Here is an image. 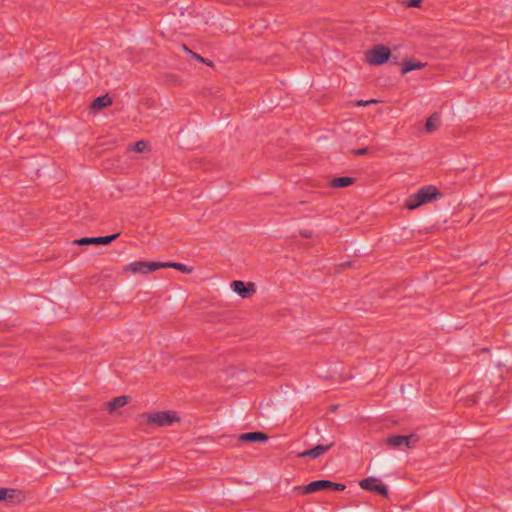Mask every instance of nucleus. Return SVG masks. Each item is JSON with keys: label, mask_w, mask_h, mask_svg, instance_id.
<instances>
[{"label": "nucleus", "mask_w": 512, "mask_h": 512, "mask_svg": "<svg viewBox=\"0 0 512 512\" xmlns=\"http://www.w3.org/2000/svg\"><path fill=\"white\" fill-rule=\"evenodd\" d=\"M440 196L441 194L436 187L431 185L424 186L406 199L405 207L409 210H414Z\"/></svg>", "instance_id": "obj_1"}, {"label": "nucleus", "mask_w": 512, "mask_h": 512, "mask_svg": "<svg viewBox=\"0 0 512 512\" xmlns=\"http://www.w3.org/2000/svg\"><path fill=\"white\" fill-rule=\"evenodd\" d=\"M345 487L344 484L335 483L330 480H316L304 486H295L294 490L302 494H311L323 490L342 491Z\"/></svg>", "instance_id": "obj_2"}, {"label": "nucleus", "mask_w": 512, "mask_h": 512, "mask_svg": "<svg viewBox=\"0 0 512 512\" xmlns=\"http://www.w3.org/2000/svg\"><path fill=\"white\" fill-rule=\"evenodd\" d=\"M178 420L176 413L170 411L153 412L148 415V423L159 427L170 426Z\"/></svg>", "instance_id": "obj_3"}, {"label": "nucleus", "mask_w": 512, "mask_h": 512, "mask_svg": "<svg viewBox=\"0 0 512 512\" xmlns=\"http://www.w3.org/2000/svg\"><path fill=\"white\" fill-rule=\"evenodd\" d=\"M390 54L387 47L377 45L367 52L366 60L371 65H382L389 59Z\"/></svg>", "instance_id": "obj_4"}, {"label": "nucleus", "mask_w": 512, "mask_h": 512, "mask_svg": "<svg viewBox=\"0 0 512 512\" xmlns=\"http://www.w3.org/2000/svg\"><path fill=\"white\" fill-rule=\"evenodd\" d=\"M158 269H160V262L153 261H135L124 267L125 272H131L133 274H147Z\"/></svg>", "instance_id": "obj_5"}, {"label": "nucleus", "mask_w": 512, "mask_h": 512, "mask_svg": "<svg viewBox=\"0 0 512 512\" xmlns=\"http://www.w3.org/2000/svg\"><path fill=\"white\" fill-rule=\"evenodd\" d=\"M120 233H115L108 236H100V237H84L80 239L74 240L75 245H90V244H101V245H108L111 242H113L115 239L119 237Z\"/></svg>", "instance_id": "obj_6"}, {"label": "nucleus", "mask_w": 512, "mask_h": 512, "mask_svg": "<svg viewBox=\"0 0 512 512\" xmlns=\"http://www.w3.org/2000/svg\"><path fill=\"white\" fill-rule=\"evenodd\" d=\"M360 487L367 491H373L379 493L382 496H388V489L382 483H377V479L373 477H368L360 481Z\"/></svg>", "instance_id": "obj_7"}, {"label": "nucleus", "mask_w": 512, "mask_h": 512, "mask_svg": "<svg viewBox=\"0 0 512 512\" xmlns=\"http://www.w3.org/2000/svg\"><path fill=\"white\" fill-rule=\"evenodd\" d=\"M416 442L414 435H393L386 439V444L392 448L411 447Z\"/></svg>", "instance_id": "obj_8"}, {"label": "nucleus", "mask_w": 512, "mask_h": 512, "mask_svg": "<svg viewBox=\"0 0 512 512\" xmlns=\"http://www.w3.org/2000/svg\"><path fill=\"white\" fill-rule=\"evenodd\" d=\"M232 290L240 295L242 298H248L255 292V285L253 283L245 284L243 281L236 280L231 283Z\"/></svg>", "instance_id": "obj_9"}, {"label": "nucleus", "mask_w": 512, "mask_h": 512, "mask_svg": "<svg viewBox=\"0 0 512 512\" xmlns=\"http://www.w3.org/2000/svg\"><path fill=\"white\" fill-rule=\"evenodd\" d=\"M333 446V443L327 444V445H317L311 449L305 450L298 454L299 457H310L312 459H316L323 455L325 452H327L331 447Z\"/></svg>", "instance_id": "obj_10"}, {"label": "nucleus", "mask_w": 512, "mask_h": 512, "mask_svg": "<svg viewBox=\"0 0 512 512\" xmlns=\"http://www.w3.org/2000/svg\"><path fill=\"white\" fill-rule=\"evenodd\" d=\"M268 440L267 434L263 432H248L243 433L238 436V441L245 443H256V442H265Z\"/></svg>", "instance_id": "obj_11"}, {"label": "nucleus", "mask_w": 512, "mask_h": 512, "mask_svg": "<svg viewBox=\"0 0 512 512\" xmlns=\"http://www.w3.org/2000/svg\"><path fill=\"white\" fill-rule=\"evenodd\" d=\"M113 100L109 95H103L97 97L91 104L93 110H100L102 108L112 105Z\"/></svg>", "instance_id": "obj_12"}, {"label": "nucleus", "mask_w": 512, "mask_h": 512, "mask_svg": "<svg viewBox=\"0 0 512 512\" xmlns=\"http://www.w3.org/2000/svg\"><path fill=\"white\" fill-rule=\"evenodd\" d=\"M128 399L129 398L124 395L114 398L107 404L108 412L113 413L118 408L124 407L128 403Z\"/></svg>", "instance_id": "obj_13"}, {"label": "nucleus", "mask_w": 512, "mask_h": 512, "mask_svg": "<svg viewBox=\"0 0 512 512\" xmlns=\"http://www.w3.org/2000/svg\"><path fill=\"white\" fill-rule=\"evenodd\" d=\"M425 66L424 63L416 60H404L402 62V74H406L408 72H411L413 70L421 69Z\"/></svg>", "instance_id": "obj_14"}, {"label": "nucleus", "mask_w": 512, "mask_h": 512, "mask_svg": "<svg viewBox=\"0 0 512 512\" xmlns=\"http://www.w3.org/2000/svg\"><path fill=\"white\" fill-rule=\"evenodd\" d=\"M160 268H174L186 274H190L193 271L192 267L176 262H160Z\"/></svg>", "instance_id": "obj_15"}, {"label": "nucleus", "mask_w": 512, "mask_h": 512, "mask_svg": "<svg viewBox=\"0 0 512 512\" xmlns=\"http://www.w3.org/2000/svg\"><path fill=\"white\" fill-rule=\"evenodd\" d=\"M354 182L355 178L352 177H337L331 180L330 186L333 188H343L352 185Z\"/></svg>", "instance_id": "obj_16"}, {"label": "nucleus", "mask_w": 512, "mask_h": 512, "mask_svg": "<svg viewBox=\"0 0 512 512\" xmlns=\"http://www.w3.org/2000/svg\"><path fill=\"white\" fill-rule=\"evenodd\" d=\"M440 122V116L438 113H433L426 121L425 129L427 132H434L437 130Z\"/></svg>", "instance_id": "obj_17"}, {"label": "nucleus", "mask_w": 512, "mask_h": 512, "mask_svg": "<svg viewBox=\"0 0 512 512\" xmlns=\"http://www.w3.org/2000/svg\"><path fill=\"white\" fill-rule=\"evenodd\" d=\"M183 49L185 51H187L188 53H190L192 55L193 58H195L196 60H198L199 62H202V63H206L207 65H212V62L211 61H207L206 59H204L202 56H200L199 54L197 53H194L192 52L191 50H189L185 45H183Z\"/></svg>", "instance_id": "obj_18"}, {"label": "nucleus", "mask_w": 512, "mask_h": 512, "mask_svg": "<svg viewBox=\"0 0 512 512\" xmlns=\"http://www.w3.org/2000/svg\"><path fill=\"white\" fill-rule=\"evenodd\" d=\"M146 147H147L146 142L138 141L137 143L134 144L133 150L138 152V153H142V152H144L146 150Z\"/></svg>", "instance_id": "obj_19"}, {"label": "nucleus", "mask_w": 512, "mask_h": 512, "mask_svg": "<svg viewBox=\"0 0 512 512\" xmlns=\"http://www.w3.org/2000/svg\"><path fill=\"white\" fill-rule=\"evenodd\" d=\"M374 103H378V100H376V99L359 100V101L355 102V105H357V106H367V105L374 104Z\"/></svg>", "instance_id": "obj_20"}, {"label": "nucleus", "mask_w": 512, "mask_h": 512, "mask_svg": "<svg viewBox=\"0 0 512 512\" xmlns=\"http://www.w3.org/2000/svg\"><path fill=\"white\" fill-rule=\"evenodd\" d=\"M422 0H409L406 3L407 7H420Z\"/></svg>", "instance_id": "obj_21"}, {"label": "nucleus", "mask_w": 512, "mask_h": 512, "mask_svg": "<svg viewBox=\"0 0 512 512\" xmlns=\"http://www.w3.org/2000/svg\"><path fill=\"white\" fill-rule=\"evenodd\" d=\"M368 152L367 148H360L353 151V153L357 156L365 155Z\"/></svg>", "instance_id": "obj_22"}, {"label": "nucleus", "mask_w": 512, "mask_h": 512, "mask_svg": "<svg viewBox=\"0 0 512 512\" xmlns=\"http://www.w3.org/2000/svg\"><path fill=\"white\" fill-rule=\"evenodd\" d=\"M8 491L6 488H0V501L6 499Z\"/></svg>", "instance_id": "obj_23"}, {"label": "nucleus", "mask_w": 512, "mask_h": 512, "mask_svg": "<svg viewBox=\"0 0 512 512\" xmlns=\"http://www.w3.org/2000/svg\"><path fill=\"white\" fill-rule=\"evenodd\" d=\"M300 235L305 238H310L312 236V232L310 230H301Z\"/></svg>", "instance_id": "obj_24"}]
</instances>
